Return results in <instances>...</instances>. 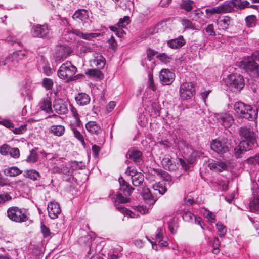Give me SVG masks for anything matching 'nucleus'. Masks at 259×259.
I'll list each match as a JSON object with an SVG mask.
<instances>
[{"mask_svg":"<svg viewBox=\"0 0 259 259\" xmlns=\"http://www.w3.org/2000/svg\"><path fill=\"white\" fill-rule=\"evenodd\" d=\"M11 147L5 144L0 146V153L3 155H7L9 154Z\"/></svg>","mask_w":259,"mask_h":259,"instance_id":"obj_54","label":"nucleus"},{"mask_svg":"<svg viewBox=\"0 0 259 259\" xmlns=\"http://www.w3.org/2000/svg\"><path fill=\"white\" fill-rule=\"evenodd\" d=\"M50 131L54 136L61 137L64 135L65 128L63 125H53L50 127Z\"/></svg>","mask_w":259,"mask_h":259,"instance_id":"obj_32","label":"nucleus"},{"mask_svg":"<svg viewBox=\"0 0 259 259\" xmlns=\"http://www.w3.org/2000/svg\"><path fill=\"white\" fill-rule=\"evenodd\" d=\"M27 52L25 50H18L14 52L10 56L11 60L17 59L18 60L23 59L27 56Z\"/></svg>","mask_w":259,"mask_h":259,"instance_id":"obj_38","label":"nucleus"},{"mask_svg":"<svg viewBox=\"0 0 259 259\" xmlns=\"http://www.w3.org/2000/svg\"><path fill=\"white\" fill-rule=\"evenodd\" d=\"M130 23V19L128 16H124L123 18H121L117 25L118 27L121 28H125Z\"/></svg>","mask_w":259,"mask_h":259,"instance_id":"obj_49","label":"nucleus"},{"mask_svg":"<svg viewBox=\"0 0 259 259\" xmlns=\"http://www.w3.org/2000/svg\"><path fill=\"white\" fill-rule=\"evenodd\" d=\"M174 74L167 69L161 70L159 74L160 82L163 85L171 84L174 80Z\"/></svg>","mask_w":259,"mask_h":259,"instance_id":"obj_13","label":"nucleus"},{"mask_svg":"<svg viewBox=\"0 0 259 259\" xmlns=\"http://www.w3.org/2000/svg\"><path fill=\"white\" fill-rule=\"evenodd\" d=\"M87 131L92 134L99 135L102 132L100 126L95 121H89L85 124Z\"/></svg>","mask_w":259,"mask_h":259,"instance_id":"obj_25","label":"nucleus"},{"mask_svg":"<svg viewBox=\"0 0 259 259\" xmlns=\"http://www.w3.org/2000/svg\"><path fill=\"white\" fill-rule=\"evenodd\" d=\"M194 217L195 215L189 211L185 212L182 215L183 220L186 222L193 221Z\"/></svg>","mask_w":259,"mask_h":259,"instance_id":"obj_61","label":"nucleus"},{"mask_svg":"<svg viewBox=\"0 0 259 259\" xmlns=\"http://www.w3.org/2000/svg\"><path fill=\"white\" fill-rule=\"evenodd\" d=\"M181 24L184 28V29H191V30H195L196 29V27L194 24H193L192 21L189 19H183L181 20Z\"/></svg>","mask_w":259,"mask_h":259,"instance_id":"obj_44","label":"nucleus"},{"mask_svg":"<svg viewBox=\"0 0 259 259\" xmlns=\"http://www.w3.org/2000/svg\"><path fill=\"white\" fill-rule=\"evenodd\" d=\"M9 154L10 156L15 159H17L20 156V151L18 148H11Z\"/></svg>","mask_w":259,"mask_h":259,"instance_id":"obj_58","label":"nucleus"},{"mask_svg":"<svg viewBox=\"0 0 259 259\" xmlns=\"http://www.w3.org/2000/svg\"><path fill=\"white\" fill-rule=\"evenodd\" d=\"M119 183L120 187L116 195L114 205L118 210L123 212L124 211L125 207L120 206L119 204L128 202L129 198L127 197L131 195L134 188L122 177L119 178Z\"/></svg>","mask_w":259,"mask_h":259,"instance_id":"obj_1","label":"nucleus"},{"mask_svg":"<svg viewBox=\"0 0 259 259\" xmlns=\"http://www.w3.org/2000/svg\"><path fill=\"white\" fill-rule=\"evenodd\" d=\"M100 35V33H84L82 32V35L81 38L90 40L93 38H96Z\"/></svg>","mask_w":259,"mask_h":259,"instance_id":"obj_57","label":"nucleus"},{"mask_svg":"<svg viewBox=\"0 0 259 259\" xmlns=\"http://www.w3.org/2000/svg\"><path fill=\"white\" fill-rule=\"evenodd\" d=\"M38 156L37 151L35 149L30 151V154L27 156L26 161L29 163H34L37 161Z\"/></svg>","mask_w":259,"mask_h":259,"instance_id":"obj_39","label":"nucleus"},{"mask_svg":"<svg viewBox=\"0 0 259 259\" xmlns=\"http://www.w3.org/2000/svg\"><path fill=\"white\" fill-rule=\"evenodd\" d=\"M69 54V48L60 46L57 48L54 54V59L56 63H60L66 59Z\"/></svg>","mask_w":259,"mask_h":259,"instance_id":"obj_14","label":"nucleus"},{"mask_svg":"<svg viewBox=\"0 0 259 259\" xmlns=\"http://www.w3.org/2000/svg\"><path fill=\"white\" fill-rule=\"evenodd\" d=\"M217 119L218 122L225 128L230 127L234 122L232 115L228 113L218 114Z\"/></svg>","mask_w":259,"mask_h":259,"instance_id":"obj_15","label":"nucleus"},{"mask_svg":"<svg viewBox=\"0 0 259 259\" xmlns=\"http://www.w3.org/2000/svg\"><path fill=\"white\" fill-rule=\"evenodd\" d=\"M161 163L163 167L166 170L172 171L175 170L177 168L176 164L173 162L171 158L169 157L163 158Z\"/></svg>","mask_w":259,"mask_h":259,"instance_id":"obj_30","label":"nucleus"},{"mask_svg":"<svg viewBox=\"0 0 259 259\" xmlns=\"http://www.w3.org/2000/svg\"><path fill=\"white\" fill-rule=\"evenodd\" d=\"M85 74L87 75L95 77L98 78L99 79H102L103 78L104 75L102 72L100 71V69H88L85 72Z\"/></svg>","mask_w":259,"mask_h":259,"instance_id":"obj_37","label":"nucleus"},{"mask_svg":"<svg viewBox=\"0 0 259 259\" xmlns=\"http://www.w3.org/2000/svg\"><path fill=\"white\" fill-rule=\"evenodd\" d=\"M11 199L12 197L7 193L0 195V204L4 203L5 202Z\"/></svg>","mask_w":259,"mask_h":259,"instance_id":"obj_63","label":"nucleus"},{"mask_svg":"<svg viewBox=\"0 0 259 259\" xmlns=\"http://www.w3.org/2000/svg\"><path fill=\"white\" fill-rule=\"evenodd\" d=\"M205 13L206 14L209 15L208 18L210 17L211 15L215 14L225 13L223 4L215 7L206 9L205 10Z\"/></svg>","mask_w":259,"mask_h":259,"instance_id":"obj_34","label":"nucleus"},{"mask_svg":"<svg viewBox=\"0 0 259 259\" xmlns=\"http://www.w3.org/2000/svg\"><path fill=\"white\" fill-rule=\"evenodd\" d=\"M247 5V1L229 0L223 2V6L225 13L237 12L245 9Z\"/></svg>","mask_w":259,"mask_h":259,"instance_id":"obj_7","label":"nucleus"},{"mask_svg":"<svg viewBox=\"0 0 259 259\" xmlns=\"http://www.w3.org/2000/svg\"><path fill=\"white\" fill-rule=\"evenodd\" d=\"M54 84L52 79L49 78H44L42 81V85L46 90H52Z\"/></svg>","mask_w":259,"mask_h":259,"instance_id":"obj_47","label":"nucleus"},{"mask_svg":"<svg viewBox=\"0 0 259 259\" xmlns=\"http://www.w3.org/2000/svg\"><path fill=\"white\" fill-rule=\"evenodd\" d=\"M245 21L248 28H253L256 26L257 18L256 16L251 15L246 17Z\"/></svg>","mask_w":259,"mask_h":259,"instance_id":"obj_41","label":"nucleus"},{"mask_svg":"<svg viewBox=\"0 0 259 259\" xmlns=\"http://www.w3.org/2000/svg\"><path fill=\"white\" fill-rule=\"evenodd\" d=\"M71 130L74 134V135L76 138H77L82 145L85 144L83 136L80 133V132L77 130L76 128L72 126Z\"/></svg>","mask_w":259,"mask_h":259,"instance_id":"obj_50","label":"nucleus"},{"mask_svg":"<svg viewBox=\"0 0 259 259\" xmlns=\"http://www.w3.org/2000/svg\"><path fill=\"white\" fill-rule=\"evenodd\" d=\"M208 167L214 171H221L226 168V164L220 161L209 160L208 165Z\"/></svg>","mask_w":259,"mask_h":259,"instance_id":"obj_23","label":"nucleus"},{"mask_svg":"<svg viewBox=\"0 0 259 259\" xmlns=\"http://www.w3.org/2000/svg\"><path fill=\"white\" fill-rule=\"evenodd\" d=\"M157 52L154 50L149 49L147 50V59L149 61L153 59V57L157 54Z\"/></svg>","mask_w":259,"mask_h":259,"instance_id":"obj_64","label":"nucleus"},{"mask_svg":"<svg viewBox=\"0 0 259 259\" xmlns=\"http://www.w3.org/2000/svg\"><path fill=\"white\" fill-rule=\"evenodd\" d=\"M40 228L44 237L47 238L51 235V232H50V229L42 223L41 224Z\"/></svg>","mask_w":259,"mask_h":259,"instance_id":"obj_53","label":"nucleus"},{"mask_svg":"<svg viewBox=\"0 0 259 259\" xmlns=\"http://www.w3.org/2000/svg\"><path fill=\"white\" fill-rule=\"evenodd\" d=\"M218 23L222 29L226 30L232 25L233 19L229 16H223L219 18Z\"/></svg>","mask_w":259,"mask_h":259,"instance_id":"obj_20","label":"nucleus"},{"mask_svg":"<svg viewBox=\"0 0 259 259\" xmlns=\"http://www.w3.org/2000/svg\"><path fill=\"white\" fill-rule=\"evenodd\" d=\"M23 176L33 181L39 180L41 177L40 174L35 169H27L25 170Z\"/></svg>","mask_w":259,"mask_h":259,"instance_id":"obj_31","label":"nucleus"},{"mask_svg":"<svg viewBox=\"0 0 259 259\" xmlns=\"http://www.w3.org/2000/svg\"><path fill=\"white\" fill-rule=\"evenodd\" d=\"M0 125H3L9 129L14 128V125L13 122L9 119L0 120Z\"/></svg>","mask_w":259,"mask_h":259,"instance_id":"obj_56","label":"nucleus"},{"mask_svg":"<svg viewBox=\"0 0 259 259\" xmlns=\"http://www.w3.org/2000/svg\"><path fill=\"white\" fill-rule=\"evenodd\" d=\"M189 17L192 20L201 23L204 21V14L203 11L200 9H197L191 12L189 14Z\"/></svg>","mask_w":259,"mask_h":259,"instance_id":"obj_26","label":"nucleus"},{"mask_svg":"<svg viewBox=\"0 0 259 259\" xmlns=\"http://www.w3.org/2000/svg\"><path fill=\"white\" fill-rule=\"evenodd\" d=\"M204 215L211 222H214L215 220V214L209 210H205Z\"/></svg>","mask_w":259,"mask_h":259,"instance_id":"obj_59","label":"nucleus"},{"mask_svg":"<svg viewBox=\"0 0 259 259\" xmlns=\"http://www.w3.org/2000/svg\"><path fill=\"white\" fill-rule=\"evenodd\" d=\"M156 194L155 192L152 193L149 188H144L142 192V196L143 199L150 204H153L155 203L156 200L154 196Z\"/></svg>","mask_w":259,"mask_h":259,"instance_id":"obj_21","label":"nucleus"},{"mask_svg":"<svg viewBox=\"0 0 259 259\" xmlns=\"http://www.w3.org/2000/svg\"><path fill=\"white\" fill-rule=\"evenodd\" d=\"M75 99L77 103L81 106L86 105L90 102V97L86 93H78Z\"/></svg>","mask_w":259,"mask_h":259,"instance_id":"obj_28","label":"nucleus"},{"mask_svg":"<svg viewBox=\"0 0 259 259\" xmlns=\"http://www.w3.org/2000/svg\"><path fill=\"white\" fill-rule=\"evenodd\" d=\"M253 148V147L249 145L246 142L241 141L239 144L234 149L235 156L237 158H240L245 152Z\"/></svg>","mask_w":259,"mask_h":259,"instance_id":"obj_19","label":"nucleus"},{"mask_svg":"<svg viewBox=\"0 0 259 259\" xmlns=\"http://www.w3.org/2000/svg\"><path fill=\"white\" fill-rule=\"evenodd\" d=\"M7 216L11 221L22 223L26 222L29 219V213L27 210L21 209L18 207H11L7 210Z\"/></svg>","mask_w":259,"mask_h":259,"instance_id":"obj_4","label":"nucleus"},{"mask_svg":"<svg viewBox=\"0 0 259 259\" xmlns=\"http://www.w3.org/2000/svg\"><path fill=\"white\" fill-rule=\"evenodd\" d=\"M131 177L132 184L135 186H139L142 185L144 181V175L140 172H138L136 169L128 166L125 171Z\"/></svg>","mask_w":259,"mask_h":259,"instance_id":"obj_11","label":"nucleus"},{"mask_svg":"<svg viewBox=\"0 0 259 259\" xmlns=\"http://www.w3.org/2000/svg\"><path fill=\"white\" fill-rule=\"evenodd\" d=\"M178 226L177 218H172L169 220L168 222V228L171 233L175 234L177 232Z\"/></svg>","mask_w":259,"mask_h":259,"instance_id":"obj_40","label":"nucleus"},{"mask_svg":"<svg viewBox=\"0 0 259 259\" xmlns=\"http://www.w3.org/2000/svg\"><path fill=\"white\" fill-rule=\"evenodd\" d=\"M22 171L20 170L16 166H12L11 167L6 168L4 170L5 174L7 176L16 177L20 175Z\"/></svg>","mask_w":259,"mask_h":259,"instance_id":"obj_35","label":"nucleus"},{"mask_svg":"<svg viewBox=\"0 0 259 259\" xmlns=\"http://www.w3.org/2000/svg\"><path fill=\"white\" fill-rule=\"evenodd\" d=\"M77 71V68L71 62L67 61L60 67L57 74L62 79L71 80Z\"/></svg>","mask_w":259,"mask_h":259,"instance_id":"obj_5","label":"nucleus"},{"mask_svg":"<svg viewBox=\"0 0 259 259\" xmlns=\"http://www.w3.org/2000/svg\"><path fill=\"white\" fill-rule=\"evenodd\" d=\"M40 108L46 113H52V102L50 98L47 97L44 98L39 103Z\"/></svg>","mask_w":259,"mask_h":259,"instance_id":"obj_29","label":"nucleus"},{"mask_svg":"<svg viewBox=\"0 0 259 259\" xmlns=\"http://www.w3.org/2000/svg\"><path fill=\"white\" fill-rule=\"evenodd\" d=\"M226 83L233 92L240 91L244 86V78L241 75L231 74L227 78Z\"/></svg>","mask_w":259,"mask_h":259,"instance_id":"obj_6","label":"nucleus"},{"mask_svg":"<svg viewBox=\"0 0 259 259\" xmlns=\"http://www.w3.org/2000/svg\"><path fill=\"white\" fill-rule=\"evenodd\" d=\"M152 189L156 193L157 192L160 195L164 194L167 190L165 187V183L163 182H159L152 185Z\"/></svg>","mask_w":259,"mask_h":259,"instance_id":"obj_33","label":"nucleus"},{"mask_svg":"<svg viewBox=\"0 0 259 259\" xmlns=\"http://www.w3.org/2000/svg\"><path fill=\"white\" fill-rule=\"evenodd\" d=\"M234 109L238 116L249 120H253L257 117V110L242 102H236L234 105Z\"/></svg>","mask_w":259,"mask_h":259,"instance_id":"obj_2","label":"nucleus"},{"mask_svg":"<svg viewBox=\"0 0 259 259\" xmlns=\"http://www.w3.org/2000/svg\"><path fill=\"white\" fill-rule=\"evenodd\" d=\"M27 130L26 125H22L17 128H14L13 130V132L15 134H23Z\"/></svg>","mask_w":259,"mask_h":259,"instance_id":"obj_62","label":"nucleus"},{"mask_svg":"<svg viewBox=\"0 0 259 259\" xmlns=\"http://www.w3.org/2000/svg\"><path fill=\"white\" fill-rule=\"evenodd\" d=\"M195 94V84L191 82H185L181 84L179 95L183 100H189L192 99Z\"/></svg>","mask_w":259,"mask_h":259,"instance_id":"obj_8","label":"nucleus"},{"mask_svg":"<svg viewBox=\"0 0 259 259\" xmlns=\"http://www.w3.org/2000/svg\"><path fill=\"white\" fill-rule=\"evenodd\" d=\"M47 210L49 217L53 220L58 218L61 212L60 205L55 201H52L48 203Z\"/></svg>","mask_w":259,"mask_h":259,"instance_id":"obj_16","label":"nucleus"},{"mask_svg":"<svg viewBox=\"0 0 259 259\" xmlns=\"http://www.w3.org/2000/svg\"><path fill=\"white\" fill-rule=\"evenodd\" d=\"M42 72L46 76H51L54 72V70L51 67L50 64L48 61L44 62L42 66Z\"/></svg>","mask_w":259,"mask_h":259,"instance_id":"obj_45","label":"nucleus"},{"mask_svg":"<svg viewBox=\"0 0 259 259\" xmlns=\"http://www.w3.org/2000/svg\"><path fill=\"white\" fill-rule=\"evenodd\" d=\"M219 247H220V241L219 238L218 237H215L213 239L212 243V247L213 249L212 252L213 254H218L219 251Z\"/></svg>","mask_w":259,"mask_h":259,"instance_id":"obj_52","label":"nucleus"},{"mask_svg":"<svg viewBox=\"0 0 259 259\" xmlns=\"http://www.w3.org/2000/svg\"><path fill=\"white\" fill-rule=\"evenodd\" d=\"M53 108L55 112L60 115L65 114L68 111L67 103L61 99L54 100Z\"/></svg>","mask_w":259,"mask_h":259,"instance_id":"obj_17","label":"nucleus"},{"mask_svg":"<svg viewBox=\"0 0 259 259\" xmlns=\"http://www.w3.org/2000/svg\"><path fill=\"white\" fill-rule=\"evenodd\" d=\"M93 66H95L98 69H101L104 68L106 64L105 58L100 54H96L94 58L91 61Z\"/></svg>","mask_w":259,"mask_h":259,"instance_id":"obj_22","label":"nucleus"},{"mask_svg":"<svg viewBox=\"0 0 259 259\" xmlns=\"http://www.w3.org/2000/svg\"><path fill=\"white\" fill-rule=\"evenodd\" d=\"M70 167L73 170H77L82 169L83 167H85L82 165L81 161L78 162L76 161H72L70 163Z\"/></svg>","mask_w":259,"mask_h":259,"instance_id":"obj_55","label":"nucleus"},{"mask_svg":"<svg viewBox=\"0 0 259 259\" xmlns=\"http://www.w3.org/2000/svg\"><path fill=\"white\" fill-rule=\"evenodd\" d=\"M89 18V13L85 9H80L75 11L72 16V18L75 20H81L83 21Z\"/></svg>","mask_w":259,"mask_h":259,"instance_id":"obj_27","label":"nucleus"},{"mask_svg":"<svg viewBox=\"0 0 259 259\" xmlns=\"http://www.w3.org/2000/svg\"><path fill=\"white\" fill-rule=\"evenodd\" d=\"M70 111L72 116L75 119V123L76 126L78 127H81L82 126V124L80 119V117L76 109L72 105H70Z\"/></svg>","mask_w":259,"mask_h":259,"instance_id":"obj_43","label":"nucleus"},{"mask_svg":"<svg viewBox=\"0 0 259 259\" xmlns=\"http://www.w3.org/2000/svg\"><path fill=\"white\" fill-rule=\"evenodd\" d=\"M238 66L252 77L259 76L258 63L250 56L243 57L239 63Z\"/></svg>","mask_w":259,"mask_h":259,"instance_id":"obj_3","label":"nucleus"},{"mask_svg":"<svg viewBox=\"0 0 259 259\" xmlns=\"http://www.w3.org/2000/svg\"><path fill=\"white\" fill-rule=\"evenodd\" d=\"M205 31L210 36H214L216 35L213 24H208L205 28Z\"/></svg>","mask_w":259,"mask_h":259,"instance_id":"obj_60","label":"nucleus"},{"mask_svg":"<svg viewBox=\"0 0 259 259\" xmlns=\"http://www.w3.org/2000/svg\"><path fill=\"white\" fill-rule=\"evenodd\" d=\"M250 209L252 212L259 214V196L253 197L250 202Z\"/></svg>","mask_w":259,"mask_h":259,"instance_id":"obj_36","label":"nucleus"},{"mask_svg":"<svg viewBox=\"0 0 259 259\" xmlns=\"http://www.w3.org/2000/svg\"><path fill=\"white\" fill-rule=\"evenodd\" d=\"M186 44V40L183 36L181 35L178 38L170 39L167 41L168 46L172 49L181 48Z\"/></svg>","mask_w":259,"mask_h":259,"instance_id":"obj_24","label":"nucleus"},{"mask_svg":"<svg viewBox=\"0 0 259 259\" xmlns=\"http://www.w3.org/2000/svg\"><path fill=\"white\" fill-rule=\"evenodd\" d=\"M54 170H55L56 172H58L59 173L63 174L66 175H70V170L66 166L64 165H62L60 167H56L54 168Z\"/></svg>","mask_w":259,"mask_h":259,"instance_id":"obj_51","label":"nucleus"},{"mask_svg":"<svg viewBox=\"0 0 259 259\" xmlns=\"http://www.w3.org/2000/svg\"><path fill=\"white\" fill-rule=\"evenodd\" d=\"M239 135L242 139V141L246 142L249 145L253 147L257 146L256 135L251 128L241 127L239 130Z\"/></svg>","mask_w":259,"mask_h":259,"instance_id":"obj_9","label":"nucleus"},{"mask_svg":"<svg viewBox=\"0 0 259 259\" xmlns=\"http://www.w3.org/2000/svg\"><path fill=\"white\" fill-rule=\"evenodd\" d=\"M194 2L191 0H184L182 2L180 7L187 12H190L193 8Z\"/></svg>","mask_w":259,"mask_h":259,"instance_id":"obj_42","label":"nucleus"},{"mask_svg":"<svg viewBox=\"0 0 259 259\" xmlns=\"http://www.w3.org/2000/svg\"><path fill=\"white\" fill-rule=\"evenodd\" d=\"M156 58L164 64H167L172 60L171 56H168L165 53L159 54L156 56Z\"/></svg>","mask_w":259,"mask_h":259,"instance_id":"obj_46","label":"nucleus"},{"mask_svg":"<svg viewBox=\"0 0 259 259\" xmlns=\"http://www.w3.org/2000/svg\"><path fill=\"white\" fill-rule=\"evenodd\" d=\"M216 227L219 232V236L222 238L226 233V228L222 223L218 222L216 224Z\"/></svg>","mask_w":259,"mask_h":259,"instance_id":"obj_48","label":"nucleus"},{"mask_svg":"<svg viewBox=\"0 0 259 259\" xmlns=\"http://www.w3.org/2000/svg\"><path fill=\"white\" fill-rule=\"evenodd\" d=\"M126 157L132 160L137 165H140L143 161L142 153L138 150H128Z\"/></svg>","mask_w":259,"mask_h":259,"instance_id":"obj_18","label":"nucleus"},{"mask_svg":"<svg viewBox=\"0 0 259 259\" xmlns=\"http://www.w3.org/2000/svg\"><path fill=\"white\" fill-rule=\"evenodd\" d=\"M49 33V29L47 24L34 25L31 29V34L34 37L45 38Z\"/></svg>","mask_w":259,"mask_h":259,"instance_id":"obj_12","label":"nucleus"},{"mask_svg":"<svg viewBox=\"0 0 259 259\" xmlns=\"http://www.w3.org/2000/svg\"><path fill=\"white\" fill-rule=\"evenodd\" d=\"M210 146L211 149L218 154H223L229 151L230 143L226 138H219L212 140Z\"/></svg>","mask_w":259,"mask_h":259,"instance_id":"obj_10","label":"nucleus"}]
</instances>
